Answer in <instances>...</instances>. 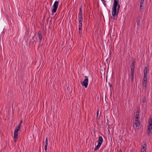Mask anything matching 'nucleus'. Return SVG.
<instances>
[{
  "label": "nucleus",
  "mask_w": 152,
  "mask_h": 152,
  "mask_svg": "<svg viewBox=\"0 0 152 152\" xmlns=\"http://www.w3.org/2000/svg\"><path fill=\"white\" fill-rule=\"evenodd\" d=\"M103 139L101 136H99V137L98 144L102 145L103 142Z\"/></svg>",
  "instance_id": "9b49d317"
},
{
  "label": "nucleus",
  "mask_w": 152,
  "mask_h": 152,
  "mask_svg": "<svg viewBox=\"0 0 152 152\" xmlns=\"http://www.w3.org/2000/svg\"><path fill=\"white\" fill-rule=\"evenodd\" d=\"M38 39L39 40V41L40 42H41V41H42V35L40 34H38Z\"/></svg>",
  "instance_id": "2eb2a0df"
},
{
  "label": "nucleus",
  "mask_w": 152,
  "mask_h": 152,
  "mask_svg": "<svg viewBox=\"0 0 152 152\" xmlns=\"http://www.w3.org/2000/svg\"><path fill=\"white\" fill-rule=\"evenodd\" d=\"M146 145L144 144L141 145V152H146Z\"/></svg>",
  "instance_id": "9d476101"
},
{
  "label": "nucleus",
  "mask_w": 152,
  "mask_h": 152,
  "mask_svg": "<svg viewBox=\"0 0 152 152\" xmlns=\"http://www.w3.org/2000/svg\"><path fill=\"white\" fill-rule=\"evenodd\" d=\"M148 70L146 67H145L144 69V75L147 76Z\"/></svg>",
  "instance_id": "4468645a"
},
{
  "label": "nucleus",
  "mask_w": 152,
  "mask_h": 152,
  "mask_svg": "<svg viewBox=\"0 0 152 152\" xmlns=\"http://www.w3.org/2000/svg\"><path fill=\"white\" fill-rule=\"evenodd\" d=\"M118 0H114V3L113 4V7L112 8L111 14L112 16L111 18H113L114 19V17L117 14V7L118 4Z\"/></svg>",
  "instance_id": "f257e3e1"
},
{
  "label": "nucleus",
  "mask_w": 152,
  "mask_h": 152,
  "mask_svg": "<svg viewBox=\"0 0 152 152\" xmlns=\"http://www.w3.org/2000/svg\"><path fill=\"white\" fill-rule=\"evenodd\" d=\"M145 102V101H143V102Z\"/></svg>",
  "instance_id": "cd10ccee"
},
{
  "label": "nucleus",
  "mask_w": 152,
  "mask_h": 152,
  "mask_svg": "<svg viewBox=\"0 0 152 152\" xmlns=\"http://www.w3.org/2000/svg\"><path fill=\"white\" fill-rule=\"evenodd\" d=\"M20 129L16 127L14 132V142H16L18 139V132L19 130Z\"/></svg>",
  "instance_id": "39448f33"
},
{
  "label": "nucleus",
  "mask_w": 152,
  "mask_h": 152,
  "mask_svg": "<svg viewBox=\"0 0 152 152\" xmlns=\"http://www.w3.org/2000/svg\"><path fill=\"white\" fill-rule=\"evenodd\" d=\"M22 123V121H21L18 124V126H16V127H17V128H18V127L19 129H20V127L21 126V124Z\"/></svg>",
  "instance_id": "f3484780"
},
{
  "label": "nucleus",
  "mask_w": 152,
  "mask_h": 152,
  "mask_svg": "<svg viewBox=\"0 0 152 152\" xmlns=\"http://www.w3.org/2000/svg\"><path fill=\"white\" fill-rule=\"evenodd\" d=\"M82 6L80 7L79 9V12L78 14V19H83L82 17Z\"/></svg>",
  "instance_id": "0eeeda50"
},
{
  "label": "nucleus",
  "mask_w": 152,
  "mask_h": 152,
  "mask_svg": "<svg viewBox=\"0 0 152 152\" xmlns=\"http://www.w3.org/2000/svg\"><path fill=\"white\" fill-rule=\"evenodd\" d=\"M45 144H48V140L47 137H46L45 139Z\"/></svg>",
  "instance_id": "412c9836"
},
{
  "label": "nucleus",
  "mask_w": 152,
  "mask_h": 152,
  "mask_svg": "<svg viewBox=\"0 0 152 152\" xmlns=\"http://www.w3.org/2000/svg\"><path fill=\"white\" fill-rule=\"evenodd\" d=\"M117 6L118 7L117 9V14H118L119 12V9L120 7V5L118 4Z\"/></svg>",
  "instance_id": "6ab92c4d"
},
{
  "label": "nucleus",
  "mask_w": 152,
  "mask_h": 152,
  "mask_svg": "<svg viewBox=\"0 0 152 152\" xmlns=\"http://www.w3.org/2000/svg\"><path fill=\"white\" fill-rule=\"evenodd\" d=\"M85 79L83 80L82 83H81L82 85L85 86V88H87L88 86V77L86 76H85Z\"/></svg>",
  "instance_id": "423d86ee"
},
{
  "label": "nucleus",
  "mask_w": 152,
  "mask_h": 152,
  "mask_svg": "<svg viewBox=\"0 0 152 152\" xmlns=\"http://www.w3.org/2000/svg\"><path fill=\"white\" fill-rule=\"evenodd\" d=\"M101 1L103 2V3L104 4V5L106 4L105 3H106L105 1L104 0H101Z\"/></svg>",
  "instance_id": "4be33fe9"
},
{
  "label": "nucleus",
  "mask_w": 152,
  "mask_h": 152,
  "mask_svg": "<svg viewBox=\"0 0 152 152\" xmlns=\"http://www.w3.org/2000/svg\"><path fill=\"white\" fill-rule=\"evenodd\" d=\"M104 152H107V151H104Z\"/></svg>",
  "instance_id": "bb28decb"
},
{
  "label": "nucleus",
  "mask_w": 152,
  "mask_h": 152,
  "mask_svg": "<svg viewBox=\"0 0 152 152\" xmlns=\"http://www.w3.org/2000/svg\"><path fill=\"white\" fill-rule=\"evenodd\" d=\"M79 20V30H81L82 28V22L83 19H78Z\"/></svg>",
  "instance_id": "6e6552de"
},
{
  "label": "nucleus",
  "mask_w": 152,
  "mask_h": 152,
  "mask_svg": "<svg viewBox=\"0 0 152 152\" xmlns=\"http://www.w3.org/2000/svg\"><path fill=\"white\" fill-rule=\"evenodd\" d=\"M134 69L133 67L131 68V72H134Z\"/></svg>",
  "instance_id": "aec40b11"
},
{
  "label": "nucleus",
  "mask_w": 152,
  "mask_h": 152,
  "mask_svg": "<svg viewBox=\"0 0 152 152\" xmlns=\"http://www.w3.org/2000/svg\"><path fill=\"white\" fill-rule=\"evenodd\" d=\"M145 102V101H143V102Z\"/></svg>",
  "instance_id": "c85d7f7f"
},
{
  "label": "nucleus",
  "mask_w": 152,
  "mask_h": 152,
  "mask_svg": "<svg viewBox=\"0 0 152 152\" xmlns=\"http://www.w3.org/2000/svg\"><path fill=\"white\" fill-rule=\"evenodd\" d=\"M58 1H56L54 2L53 6V8L52 9L51 11L53 14L56 12L57 9L58 7Z\"/></svg>",
  "instance_id": "20e7f679"
},
{
  "label": "nucleus",
  "mask_w": 152,
  "mask_h": 152,
  "mask_svg": "<svg viewBox=\"0 0 152 152\" xmlns=\"http://www.w3.org/2000/svg\"><path fill=\"white\" fill-rule=\"evenodd\" d=\"M134 72H131L130 78L132 81H133L134 80Z\"/></svg>",
  "instance_id": "ddd939ff"
},
{
  "label": "nucleus",
  "mask_w": 152,
  "mask_h": 152,
  "mask_svg": "<svg viewBox=\"0 0 152 152\" xmlns=\"http://www.w3.org/2000/svg\"><path fill=\"white\" fill-rule=\"evenodd\" d=\"M145 0H141L140 2V9L141 10H142L143 8V7H144V2Z\"/></svg>",
  "instance_id": "1a4fd4ad"
},
{
  "label": "nucleus",
  "mask_w": 152,
  "mask_h": 152,
  "mask_svg": "<svg viewBox=\"0 0 152 152\" xmlns=\"http://www.w3.org/2000/svg\"><path fill=\"white\" fill-rule=\"evenodd\" d=\"M48 145V144H45V146H47V147Z\"/></svg>",
  "instance_id": "393cba45"
},
{
  "label": "nucleus",
  "mask_w": 152,
  "mask_h": 152,
  "mask_svg": "<svg viewBox=\"0 0 152 152\" xmlns=\"http://www.w3.org/2000/svg\"><path fill=\"white\" fill-rule=\"evenodd\" d=\"M147 81H143L142 83V88L143 90H145L146 87Z\"/></svg>",
  "instance_id": "f8f14e48"
},
{
  "label": "nucleus",
  "mask_w": 152,
  "mask_h": 152,
  "mask_svg": "<svg viewBox=\"0 0 152 152\" xmlns=\"http://www.w3.org/2000/svg\"><path fill=\"white\" fill-rule=\"evenodd\" d=\"M82 29L81 30H79V33L80 34L81 33H82Z\"/></svg>",
  "instance_id": "b1692460"
},
{
  "label": "nucleus",
  "mask_w": 152,
  "mask_h": 152,
  "mask_svg": "<svg viewBox=\"0 0 152 152\" xmlns=\"http://www.w3.org/2000/svg\"><path fill=\"white\" fill-rule=\"evenodd\" d=\"M47 147L45 146V151H46L47 150Z\"/></svg>",
  "instance_id": "5701e85b"
},
{
  "label": "nucleus",
  "mask_w": 152,
  "mask_h": 152,
  "mask_svg": "<svg viewBox=\"0 0 152 152\" xmlns=\"http://www.w3.org/2000/svg\"><path fill=\"white\" fill-rule=\"evenodd\" d=\"M143 81H147V76L144 75Z\"/></svg>",
  "instance_id": "a211bd4d"
},
{
  "label": "nucleus",
  "mask_w": 152,
  "mask_h": 152,
  "mask_svg": "<svg viewBox=\"0 0 152 152\" xmlns=\"http://www.w3.org/2000/svg\"><path fill=\"white\" fill-rule=\"evenodd\" d=\"M148 126L147 133L148 136L152 134V118L149 119L148 121Z\"/></svg>",
  "instance_id": "f03ea898"
},
{
  "label": "nucleus",
  "mask_w": 152,
  "mask_h": 152,
  "mask_svg": "<svg viewBox=\"0 0 152 152\" xmlns=\"http://www.w3.org/2000/svg\"><path fill=\"white\" fill-rule=\"evenodd\" d=\"M98 113H99V110L98 111V112H97V114L98 115Z\"/></svg>",
  "instance_id": "a878e982"
},
{
  "label": "nucleus",
  "mask_w": 152,
  "mask_h": 152,
  "mask_svg": "<svg viewBox=\"0 0 152 152\" xmlns=\"http://www.w3.org/2000/svg\"><path fill=\"white\" fill-rule=\"evenodd\" d=\"M134 115L135 118L134 124L136 126L137 129V128H138L139 126L140 125V118L139 117V113L136 112V114L135 113Z\"/></svg>",
  "instance_id": "7ed1b4c3"
},
{
  "label": "nucleus",
  "mask_w": 152,
  "mask_h": 152,
  "mask_svg": "<svg viewBox=\"0 0 152 152\" xmlns=\"http://www.w3.org/2000/svg\"><path fill=\"white\" fill-rule=\"evenodd\" d=\"M101 145L98 144L95 147L94 150L96 151L98 150L100 148Z\"/></svg>",
  "instance_id": "dca6fc26"
}]
</instances>
